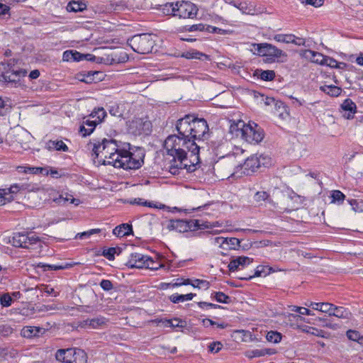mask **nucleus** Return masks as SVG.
I'll list each match as a JSON object with an SVG mask.
<instances>
[{"instance_id": "obj_15", "label": "nucleus", "mask_w": 363, "mask_h": 363, "mask_svg": "<svg viewBox=\"0 0 363 363\" xmlns=\"http://www.w3.org/2000/svg\"><path fill=\"white\" fill-rule=\"evenodd\" d=\"M342 117L350 120L354 118L357 112V106L351 99H345L340 106Z\"/></svg>"}, {"instance_id": "obj_2", "label": "nucleus", "mask_w": 363, "mask_h": 363, "mask_svg": "<svg viewBox=\"0 0 363 363\" xmlns=\"http://www.w3.org/2000/svg\"><path fill=\"white\" fill-rule=\"evenodd\" d=\"M92 156L97 165H112L124 169H136L143 163L141 157L135 158L129 151L118 150L113 140L104 139L101 142L94 143Z\"/></svg>"}, {"instance_id": "obj_29", "label": "nucleus", "mask_w": 363, "mask_h": 363, "mask_svg": "<svg viewBox=\"0 0 363 363\" xmlns=\"http://www.w3.org/2000/svg\"><path fill=\"white\" fill-rule=\"evenodd\" d=\"M125 104H114L111 106L109 112L113 116L123 117L125 111Z\"/></svg>"}, {"instance_id": "obj_51", "label": "nucleus", "mask_w": 363, "mask_h": 363, "mask_svg": "<svg viewBox=\"0 0 363 363\" xmlns=\"http://www.w3.org/2000/svg\"><path fill=\"white\" fill-rule=\"evenodd\" d=\"M223 347V344L219 342H212L208 345V349L210 352L217 353Z\"/></svg>"}, {"instance_id": "obj_35", "label": "nucleus", "mask_w": 363, "mask_h": 363, "mask_svg": "<svg viewBox=\"0 0 363 363\" xmlns=\"http://www.w3.org/2000/svg\"><path fill=\"white\" fill-rule=\"evenodd\" d=\"M86 6L83 2H77V1H72L69 2L67 6V10L68 11H82L86 9Z\"/></svg>"}, {"instance_id": "obj_64", "label": "nucleus", "mask_w": 363, "mask_h": 363, "mask_svg": "<svg viewBox=\"0 0 363 363\" xmlns=\"http://www.w3.org/2000/svg\"><path fill=\"white\" fill-rule=\"evenodd\" d=\"M100 286L105 291H110L113 289V284L108 279H103L100 283Z\"/></svg>"}, {"instance_id": "obj_17", "label": "nucleus", "mask_w": 363, "mask_h": 363, "mask_svg": "<svg viewBox=\"0 0 363 363\" xmlns=\"http://www.w3.org/2000/svg\"><path fill=\"white\" fill-rule=\"evenodd\" d=\"M149 256L140 253H132L130 255L128 264L131 268H143L145 266Z\"/></svg>"}, {"instance_id": "obj_8", "label": "nucleus", "mask_w": 363, "mask_h": 363, "mask_svg": "<svg viewBox=\"0 0 363 363\" xmlns=\"http://www.w3.org/2000/svg\"><path fill=\"white\" fill-rule=\"evenodd\" d=\"M40 239L33 233H14L10 242L16 247L30 248L38 243Z\"/></svg>"}, {"instance_id": "obj_11", "label": "nucleus", "mask_w": 363, "mask_h": 363, "mask_svg": "<svg viewBox=\"0 0 363 363\" xmlns=\"http://www.w3.org/2000/svg\"><path fill=\"white\" fill-rule=\"evenodd\" d=\"M192 133L191 140L195 142L196 140H205L208 135V126L203 118H194L192 124Z\"/></svg>"}, {"instance_id": "obj_47", "label": "nucleus", "mask_w": 363, "mask_h": 363, "mask_svg": "<svg viewBox=\"0 0 363 363\" xmlns=\"http://www.w3.org/2000/svg\"><path fill=\"white\" fill-rule=\"evenodd\" d=\"M12 302L13 299L9 294H4L0 296V303L2 307H9Z\"/></svg>"}, {"instance_id": "obj_18", "label": "nucleus", "mask_w": 363, "mask_h": 363, "mask_svg": "<svg viewBox=\"0 0 363 363\" xmlns=\"http://www.w3.org/2000/svg\"><path fill=\"white\" fill-rule=\"evenodd\" d=\"M108 320L102 316L92 319H86L81 323V326L85 328L99 329L106 325Z\"/></svg>"}, {"instance_id": "obj_59", "label": "nucleus", "mask_w": 363, "mask_h": 363, "mask_svg": "<svg viewBox=\"0 0 363 363\" xmlns=\"http://www.w3.org/2000/svg\"><path fill=\"white\" fill-rule=\"evenodd\" d=\"M74 55H78V52L73 51V50H66L63 52L62 60H63V61H67V62L71 61V60L73 61V57H74Z\"/></svg>"}, {"instance_id": "obj_25", "label": "nucleus", "mask_w": 363, "mask_h": 363, "mask_svg": "<svg viewBox=\"0 0 363 363\" xmlns=\"http://www.w3.org/2000/svg\"><path fill=\"white\" fill-rule=\"evenodd\" d=\"M331 315L342 319H350L352 316L350 311L344 307L335 306H333Z\"/></svg>"}, {"instance_id": "obj_9", "label": "nucleus", "mask_w": 363, "mask_h": 363, "mask_svg": "<svg viewBox=\"0 0 363 363\" xmlns=\"http://www.w3.org/2000/svg\"><path fill=\"white\" fill-rule=\"evenodd\" d=\"M220 226L218 222L208 223L199 220H194L189 222L183 220H177L176 231L179 233L187 232L189 230L194 228L206 229L213 227Z\"/></svg>"}, {"instance_id": "obj_61", "label": "nucleus", "mask_w": 363, "mask_h": 363, "mask_svg": "<svg viewBox=\"0 0 363 363\" xmlns=\"http://www.w3.org/2000/svg\"><path fill=\"white\" fill-rule=\"evenodd\" d=\"M198 306L201 308L206 309V310H208V309H210V308H220V306H218V305H216V304H214V303H207V302H199L198 303Z\"/></svg>"}, {"instance_id": "obj_7", "label": "nucleus", "mask_w": 363, "mask_h": 363, "mask_svg": "<svg viewBox=\"0 0 363 363\" xmlns=\"http://www.w3.org/2000/svg\"><path fill=\"white\" fill-rule=\"evenodd\" d=\"M151 128V122L146 117L135 116L127 123L128 133L134 135H148Z\"/></svg>"}, {"instance_id": "obj_50", "label": "nucleus", "mask_w": 363, "mask_h": 363, "mask_svg": "<svg viewBox=\"0 0 363 363\" xmlns=\"http://www.w3.org/2000/svg\"><path fill=\"white\" fill-rule=\"evenodd\" d=\"M192 286L194 288L208 289L209 288V282L206 280L195 279L193 280Z\"/></svg>"}, {"instance_id": "obj_28", "label": "nucleus", "mask_w": 363, "mask_h": 363, "mask_svg": "<svg viewBox=\"0 0 363 363\" xmlns=\"http://www.w3.org/2000/svg\"><path fill=\"white\" fill-rule=\"evenodd\" d=\"M274 272L272 270L271 267H269L268 266H258L255 270V274L252 276H250L249 277H243L242 279H250L255 277H261V276H267V274H270L271 272Z\"/></svg>"}, {"instance_id": "obj_21", "label": "nucleus", "mask_w": 363, "mask_h": 363, "mask_svg": "<svg viewBox=\"0 0 363 363\" xmlns=\"http://www.w3.org/2000/svg\"><path fill=\"white\" fill-rule=\"evenodd\" d=\"M153 322L156 323H162V325L166 328H184L186 325L185 321H183L181 319L179 318H174V319H161V320H155Z\"/></svg>"}, {"instance_id": "obj_52", "label": "nucleus", "mask_w": 363, "mask_h": 363, "mask_svg": "<svg viewBox=\"0 0 363 363\" xmlns=\"http://www.w3.org/2000/svg\"><path fill=\"white\" fill-rule=\"evenodd\" d=\"M11 110V106L0 97V116H6Z\"/></svg>"}, {"instance_id": "obj_57", "label": "nucleus", "mask_w": 363, "mask_h": 363, "mask_svg": "<svg viewBox=\"0 0 363 363\" xmlns=\"http://www.w3.org/2000/svg\"><path fill=\"white\" fill-rule=\"evenodd\" d=\"M211 242L215 245H218L220 247H222L223 249H226V247L225 246V244L226 243V238L223 237H216L211 240Z\"/></svg>"}, {"instance_id": "obj_39", "label": "nucleus", "mask_w": 363, "mask_h": 363, "mask_svg": "<svg viewBox=\"0 0 363 363\" xmlns=\"http://www.w3.org/2000/svg\"><path fill=\"white\" fill-rule=\"evenodd\" d=\"M266 338L270 342L277 343L281 341V335L277 331H269L267 333Z\"/></svg>"}, {"instance_id": "obj_26", "label": "nucleus", "mask_w": 363, "mask_h": 363, "mask_svg": "<svg viewBox=\"0 0 363 363\" xmlns=\"http://www.w3.org/2000/svg\"><path fill=\"white\" fill-rule=\"evenodd\" d=\"M74 264L67 263L64 265L62 264H45L43 262H40L38 264L37 267L39 268L43 269L44 271L47 270H60V269H65L72 267Z\"/></svg>"}, {"instance_id": "obj_36", "label": "nucleus", "mask_w": 363, "mask_h": 363, "mask_svg": "<svg viewBox=\"0 0 363 363\" xmlns=\"http://www.w3.org/2000/svg\"><path fill=\"white\" fill-rule=\"evenodd\" d=\"M90 115L91 118L96 119V122L99 124L106 117V113L103 108H99L92 111Z\"/></svg>"}, {"instance_id": "obj_13", "label": "nucleus", "mask_w": 363, "mask_h": 363, "mask_svg": "<svg viewBox=\"0 0 363 363\" xmlns=\"http://www.w3.org/2000/svg\"><path fill=\"white\" fill-rule=\"evenodd\" d=\"M217 167L219 169H225L227 175H234L236 172L235 169L240 167V164L237 161L234 155H228L223 160L217 164Z\"/></svg>"}, {"instance_id": "obj_23", "label": "nucleus", "mask_w": 363, "mask_h": 363, "mask_svg": "<svg viewBox=\"0 0 363 363\" xmlns=\"http://www.w3.org/2000/svg\"><path fill=\"white\" fill-rule=\"evenodd\" d=\"M113 235L122 238L133 233L132 225L128 223H123L116 226L113 230Z\"/></svg>"}, {"instance_id": "obj_55", "label": "nucleus", "mask_w": 363, "mask_h": 363, "mask_svg": "<svg viewBox=\"0 0 363 363\" xmlns=\"http://www.w3.org/2000/svg\"><path fill=\"white\" fill-rule=\"evenodd\" d=\"M13 199V196H9L7 189H0V203L4 204L6 201H10Z\"/></svg>"}, {"instance_id": "obj_32", "label": "nucleus", "mask_w": 363, "mask_h": 363, "mask_svg": "<svg viewBox=\"0 0 363 363\" xmlns=\"http://www.w3.org/2000/svg\"><path fill=\"white\" fill-rule=\"evenodd\" d=\"M53 201L61 203L62 201L66 202L69 201L71 203L74 204L75 206H78L80 203V201L79 199H74L72 195L66 193L65 194L60 195L59 198H51Z\"/></svg>"}, {"instance_id": "obj_27", "label": "nucleus", "mask_w": 363, "mask_h": 363, "mask_svg": "<svg viewBox=\"0 0 363 363\" xmlns=\"http://www.w3.org/2000/svg\"><path fill=\"white\" fill-rule=\"evenodd\" d=\"M40 331V329L37 327L26 326L21 330V334L24 337L31 338L33 337L38 335Z\"/></svg>"}, {"instance_id": "obj_20", "label": "nucleus", "mask_w": 363, "mask_h": 363, "mask_svg": "<svg viewBox=\"0 0 363 363\" xmlns=\"http://www.w3.org/2000/svg\"><path fill=\"white\" fill-rule=\"evenodd\" d=\"M27 72L25 69L6 72L2 75L3 79L6 82H16L21 77L26 76Z\"/></svg>"}, {"instance_id": "obj_34", "label": "nucleus", "mask_w": 363, "mask_h": 363, "mask_svg": "<svg viewBox=\"0 0 363 363\" xmlns=\"http://www.w3.org/2000/svg\"><path fill=\"white\" fill-rule=\"evenodd\" d=\"M330 198L331 203L341 204L345 199V195L339 190H333L331 191Z\"/></svg>"}, {"instance_id": "obj_4", "label": "nucleus", "mask_w": 363, "mask_h": 363, "mask_svg": "<svg viewBox=\"0 0 363 363\" xmlns=\"http://www.w3.org/2000/svg\"><path fill=\"white\" fill-rule=\"evenodd\" d=\"M251 46L250 50L255 55L266 57L267 62H284L286 61V53L270 43H252Z\"/></svg>"}, {"instance_id": "obj_38", "label": "nucleus", "mask_w": 363, "mask_h": 363, "mask_svg": "<svg viewBox=\"0 0 363 363\" xmlns=\"http://www.w3.org/2000/svg\"><path fill=\"white\" fill-rule=\"evenodd\" d=\"M176 4L167 3L162 6V13L165 15H173L176 13Z\"/></svg>"}, {"instance_id": "obj_49", "label": "nucleus", "mask_w": 363, "mask_h": 363, "mask_svg": "<svg viewBox=\"0 0 363 363\" xmlns=\"http://www.w3.org/2000/svg\"><path fill=\"white\" fill-rule=\"evenodd\" d=\"M226 243L225 244V246L226 247V249H235L236 247L240 245V240L238 238H226Z\"/></svg>"}, {"instance_id": "obj_22", "label": "nucleus", "mask_w": 363, "mask_h": 363, "mask_svg": "<svg viewBox=\"0 0 363 363\" xmlns=\"http://www.w3.org/2000/svg\"><path fill=\"white\" fill-rule=\"evenodd\" d=\"M45 148L49 151L57 150L67 152L69 148L62 140H49L46 143Z\"/></svg>"}, {"instance_id": "obj_33", "label": "nucleus", "mask_w": 363, "mask_h": 363, "mask_svg": "<svg viewBox=\"0 0 363 363\" xmlns=\"http://www.w3.org/2000/svg\"><path fill=\"white\" fill-rule=\"evenodd\" d=\"M182 57L186 59H199L201 60L202 57L208 59V56L202 52L196 50L187 51L183 52L181 55Z\"/></svg>"}, {"instance_id": "obj_41", "label": "nucleus", "mask_w": 363, "mask_h": 363, "mask_svg": "<svg viewBox=\"0 0 363 363\" xmlns=\"http://www.w3.org/2000/svg\"><path fill=\"white\" fill-rule=\"evenodd\" d=\"M350 205L352 206V211L355 213H362L363 212V202L358 201L356 199H351L348 201Z\"/></svg>"}, {"instance_id": "obj_1", "label": "nucleus", "mask_w": 363, "mask_h": 363, "mask_svg": "<svg viewBox=\"0 0 363 363\" xmlns=\"http://www.w3.org/2000/svg\"><path fill=\"white\" fill-rule=\"evenodd\" d=\"M164 149L168 155L172 157L169 172L179 174V170L194 172L199 163V145L190 138L177 135H171L164 140Z\"/></svg>"}, {"instance_id": "obj_3", "label": "nucleus", "mask_w": 363, "mask_h": 363, "mask_svg": "<svg viewBox=\"0 0 363 363\" xmlns=\"http://www.w3.org/2000/svg\"><path fill=\"white\" fill-rule=\"evenodd\" d=\"M230 131L250 144H257L264 138L263 130L257 124H246L242 120L233 121L230 126Z\"/></svg>"}, {"instance_id": "obj_31", "label": "nucleus", "mask_w": 363, "mask_h": 363, "mask_svg": "<svg viewBox=\"0 0 363 363\" xmlns=\"http://www.w3.org/2000/svg\"><path fill=\"white\" fill-rule=\"evenodd\" d=\"M195 296H196V294H192V293L187 294L185 295H182V294L179 295V294H172L169 297V299L174 303H177L183 302L185 301L191 300Z\"/></svg>"}, {"instance_id": "obj_6", "label": "nucleus", "mask_w": 363, "mask_h": 363, "mask_svg": "<svg viewBox=\"0 0 363 363\" xmlns=\"http://www.w3.org/2000/svg\"><path fill=\"white\" fill-rule=\"evenodd\" d=\"M55 358L62 363H87L86 353L78 348L58 350Z\"/></svg>"}, {"instance_id": "obj_45", "label": "nucleus", "mask_w": 363, "mask_h": 363, "mask_svg": "<svg viewBox=\"0 0 363 363\" xmlns=\"http://www.w3.org/2000/svg\"><path fill=\"white\" fill-rule=\"evenodd\" d=\"M128 203L130 204L142 205L144 206H148V207H151V208H157V206L155 204H152L150 202L144 201V199H141V198H138V199H134L130 200L128 201Z\"/></svg>"}, {"instance_id": "obj_14", "label": "nucleus", "mask_w": 363, "mask_h": 363, "mask_svg": "<svg viewBox=\"0 0 363 363\" xmlns=\"http://www.w3.org/2000/svg\"><path fill=\"white\" fill-rule=\"evenodd\" d=\"M260 167V157H258L257 155H252L245 161L243 164L240 166V168L244 169L245 174H250L255 172Z\"/></svg>"}, {"instance_id": "obj_40", "label": "nucleus", "mask_w": 363, "mask_h": 363, "mask_svg": "<svg viewBox=\"0 0 363 363\" xmlns=\"http://www.w3.org/2000/svg\"><path fill=\"white\" fill-rule=\"evenodd\" d=\"M274 39L279 43H291L293 42V35L277 34L274 36Z\"/></svg>"}, {"instance_id": "obj_10", "label": "nucleus", "mask_w": 363, "mask_h": 363, "mask_svg": "<svg viewBox=\"0 0 363 363\" xmlns=\"http://www.w3.org/2000/svg\"><path fill=\"white\" fill-rule=\"evenodd\" d=\"M175 16L183 18H194L196 16L198 9L195 4L190 1H181L176 3Z\"/></svg>"}, {"instance_id": "obj_46", "label": "nucleus", "mask_w": 363, "mask_h": 363, "mask_svg": "<svg viewBox=\"0 0 363 363\" xmlns=\"http://www.w3.org/2000/svg\"><path fill=\"white\" fill-rule=\"evenodd\" d=\"M100 232V229H91L88 231H85L83 233H77L75 236L76 239H85L89 238L91 235L99 233Z\"/></svg>"}, {"instance_id": "obj_54", "label": "nucleus", "mask_w": 363, "mask_h": 363, "mask_svg": "<svg viewBox=\"0 0 363 363\" xmlns=\"http://www.w3.org/2000/svg\"><path fill=\"white\" fill-rule=\"evenodd\" d=\"M269 196V194L267 191H257L254 196V200L259 203L267 200Z\"/></svg>"}, {"instance_id": "obj_42", "label": "nucleus", "mask_w": 363, "mask_h": 363, "mask_svg": "<svg viewBox=\"0 0 363 363\" xmlns=\"http://www.w3.org/2000/svg\"><path fill=\"white\" fill-rule=\"evenodd\" d=\"M94 125L84 124L80 126L79 132L82 133L83 137L90 135L95 129Z\"/></svg>"}, {"instance_id": "obj_58", "label": "nucleus", "mask_w": 363, "mask_h": 363, "mask_svg": "<svg viewBox=\"0 0 363 363\" xmlns=\"http://www.w3.org/2000/svg\"><path fill=\"white\" fill-rule=\"evenodd\" d=\"M116 253L115 247H110L103 251L102 255L109 260L114 259V255Z\"/></svg>"}, {"instance_id": "obj_24", "label": "nucleus", "mask_w": 363, "mask_h": 363, "mask_svg": "<svg viewBox=\"0 0 363 363\" xmlns=\"http://www.w3.org/2000/svg\"><path fill=\"white\" fill-rule=\"evenodd\" d=\"M242 13L254 15L256 13V9L254 4L251 2H240L238 4H234Z\"/></svg>"}, {"instance_id": "obj_43", "label": "nucleus", "mask_w": 363, "mask_h": 363, "mask_svg": "<svg viewBox=\"0 0 363 363\" xmlns=\"http://www.w3.org/2000/svg\"><path fill=\"white\" fill-rule=\"evenodd\" d=\"M207 30L210 33H218L220 35H230L233 33V30H229V29H228V30L221 29V28H217L215 26H208Z\"/></svg>"}, {"instance_id": "obj_37", "label": "nucleus", "mask_w": 363, "mask_h": 363, "mask_svg": "<svg viewBox=\"0 0 363 363\" xmlns=\"http://www.w3.org/2000/svg\"><path fill=\"white\" fill-rule=\"evenodd\" d=\"M258 72H260L259 78L264 81H272L275 77V72L273 70H257V73Z\"/></svg>"}, {"instance_id": "obj_56", "label": "nucleus", "mask_w": 363, "mask_h": 363, "mask_svg": "<svg viewBox=\"0 0 363 363\" xmlns=\"http://www.w3.org/2000/svg\"><path fill=\"white\" fill-rule=\"evenodd\" d=\"M333 306L334 305L332 303L328 302H321L320 311L328 313L329 315H331Z\"/></svg>"}, {"instance_id": "obj_12", "label": "nucleus", "mask_w": 363, "mask_h": 363, "mask_svg": "<svg viewBox=\"0 0 363 363\" xmlns=\"http://www.w3.org/2000/svg\"><path fill=\"white\" fill-rule=\"evenodd\" d=\"M194 118L193 115L189 114L177 121L176 128L178 135L191 139Z\"/></svg>"}, {"instance_id": "obj_30", "label": "nucleus", "mask_w": 363, "mask_h": 363, "mask_svg": "<svg viewBox=\"0 0 363 363\" xmlns=\"http://www.w3.org/2000/svg\"><path fill=\"white\" fill-rule=\"evenodd\" d=\"M320 90L331 96H337L341 94L342 89L334 85H323L320 86Z\"/></svg>"}, {"instance_id": "obj_44", "label": "nucleus", "mask_w": 363, "mask_h": 363, "mask_svg": "<svg viewBox=\"0 0 363 363\" xmlns=\"http://www.w3.org/2000/svg\"><path fill=\"white\" fill-rule=\"evenodd\" d=\"M347 337L353 341H357L358 342H362L363 340V336H362L359 332L356 330H350L347 332Z\"/></svg>"}, {"instance_id": "obj_60", "label": "nucleus", "mask_w": 363, "mask_h": 363, "mask_svg": "<svg viewBox=\"0 0 363 363\" xmlns=\"http://www.w3.org/2000/svg\"><path fill=\"white\" fill-rule=\"evenodd\" d=\"M300 1L303 4L311 5L316 8L323 4V0H300Z\"/></svg>"}, {"instance_id": "obj_48", "label": "nucleus", "mask_w": 363, "mask_h": 363, "mask_svg": "<svg viewBox=\"0 0 363 363\" xmlns=\"http://www.w3.org/2000/svg\"><path fill=\"white\" fill-rule=\"evenodd\" d=\"M213 297L219 303H228L230 301V298L223 292H216Z\"/></svg>"}, {"instance_id": "obj_63", "label": "nucleus", "mask_w": 363, "mask_h": 363, "mask_svg": "<svg viewBox=\"0 0 363 363\" xmlns=\"http://www.w3.org/2000/svg\"><path fill=\"white\" fill-rule=\"evenodd\" d=\"M323 65H327L330 67H337L338 62L333 58L325 56Z\"/></svg>"}, {"instance_id": "obj_62", "label": "nucleus", "mask_w": 363, "mask_h": 363, "mask_svg": "<svg viewBox=\"0 0 363 363\" xmlns=\"http://www.w3.org/2000/svg\"><path fill=\"white\" fill-rule=\"evenodd\" d=\"M23 189V186H20L18 184H13L10 186V188L7 189V194L9 196H12L14 194H17L21 189Z\"/></svg>"}, {"instance_id": "obj_5", "label": "nucleus", "mask_w": 363, "mask_h": 363, "mask_svg": "<svg viewBox=\"0 0 363 363\" xmlns=\"http://www.w3.org/2000/svg\"><path fill=\"white\" fill-rule=\"evenodd\" d=\"M155 35L142 33L133 36L128 40L131 48L139 54H147L152 52L155 43Z\"/></svg>"}, {"instance_id": "obj_19", "label": "nucleus", "mask_w": 363, "mask_h": 363, "mask_svg": "<svg viewBox=\"0 0 363 363\" xmlns=\"http://www.w3.org/2000/svg\"><path fill=\"white\" fill-rule=\"evenodd\" d=\"M301 55L312 62L323 65L325 56L320 52H317L311 50H305L301 52Z\"/></svg>"}, {"instance_id": "obj_16", "label": "nucleus", "mask_w": 363, "mask_h": 363, "mask_svg": "<svg viewBox=\"0 0 363 363\" xmlns=\"http://www.w3.org/2000/svg\"><path fill=\"white\" fill-rule=\"evenodd\" d=\"M252 262V259L248 257L240 256L232 259L228 264L230 272H235L244 269Z\"/></svg>"}, {"instance_id": "obj_53", "label": "nucleus", "mask_w": 363, "mask_h": 363, "mask_svg": "<svg viewBox=\"0 0 363 363\" xmlns=\"http://www.w3.org/2000/svg\"><path fill=\"white\" fill-rule=\"evenodd\" d=\"M162 267V264L158 262L154 261L151 257H148L147 262L145 264V268H147L150 269L155 270Z\"/></svg>"}]
</instances>
